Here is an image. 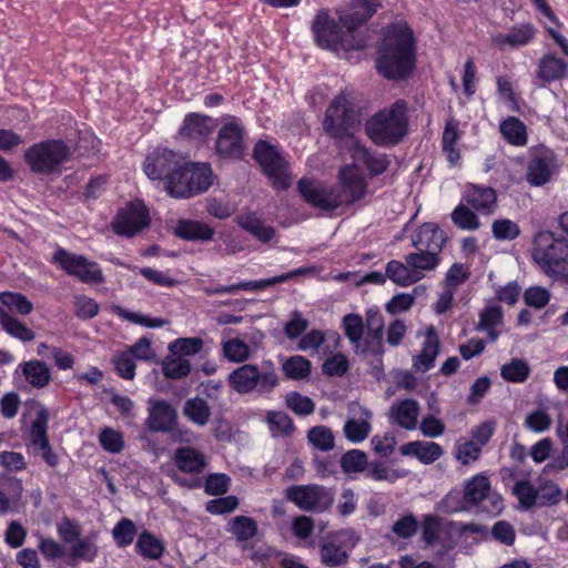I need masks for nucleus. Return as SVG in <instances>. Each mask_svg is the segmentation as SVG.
Segmentation results:
<instances>
[{
	"instance_id": "obj_61",
	"label": "nucleus",
	"mask_w": 568,
	"mask_h": 568,
	"mask_svg": "<svg viewBox=\"0 0 568 568\" xmlns=\"http://www.w3.org/2000/svg\"><path fill=\"white\" fill-rule=\"evenodd\" d=\"M116 313L121 318L145 327L159 328L168 324L166 320L159 317H149L143 314L135 313L125 308H119Z\"/></svg>"
},
{
	"instance_id": "obj_13",
	"label": "nucleus",
	"mask_w": 568,
	"mask_h": 568,
	"mask_svg": "<svg viewBox=\"0 0 568 568\" xmlns=\"http://www.w3.org/2000/svg\"><path fill=\"white\" fill-rule=\"evenodd\" d=\"M184 176L187 183L173 186L175 197L187 199L204 193L213 183V172L207 163H193L184 160Z\"/></svg>"
},
{
	"instance_id": "obj_57",
	"label": "nucleus",
	"mask_w": 568,
	"mask_h": 568,
	"mask_svg": "<svg viewBox=\"0 0 568 568\" xmlns=\"http://www.w3.org/2000/svg\"><path fill=\"white\" fill-rule=\"evenodd\" d=\"M341 467L346 474L361 473L367 467V456L362 450L352 449L342 456Z\"/></svg>"
},
{
	"instance_id": "obj_35",
	"label": "nucleus",
	"mask_w": 568,
	"mask_h": 568,
	"mask_svg": "<svg viewBox=\"0 0 568 568\" xmlns=\"http://www.w3.org/2000/svg\"><path fill=\"white\" fill-rule=\"evenodd\" d=\"M183 415L194 425L203 427L210 422L212 410L204 398L195 396L185 400Z\"/></svg>"
},
{
	"instance_id": "obj_18",
	"label": "nucleus",
	"mask_w": 568,
	"mask_h": 568,
	"mask_svg": "<svg viewBox=\"0 0 568 568\" xmlns=\"http://www.w3.org/2000/svg\"><path fill=\"white\" fill-rule=\"evenodd\" d=\"M148 405L146 427L151 432H172L178 424V413L172 404L163 399L150 398Z\"/></svg>"
},
{
	"instance_id": "obj_1",
	"label": "nucleus",
	"mask_w": 568,
	"mask_h": 568,
	"mask_svg": "<svg viewBox=\"0 0 568 568\" xmlns=\"http://www.w3.org/2000/svg\"><path fill=\"white\" fill-rule=\"evenodd\" d=\"M348 148L354 164L341 170V191L312 180H300L297 187L307 203L324 211H333L343 203L355 202L366 192V182L358 166L365 165L372 175L386 171L389 161L385 154L367 150L356 139H352Z\"/></svg>"
},
{
	"instance_id": "obj_46",
	"label": "nucleus",
	"mask_w": 568,
	"mask_h": 568,
	"mask_svg": "<svg viewBox=\"0 0 568 568\" xmlns=\"http://www.w3.org/2000/svg\"><path fill=\"white\" fill-rule=\"evenodd\" d=\"M452 221L454 224L465 231H476L480 226L478 216L468 205L459 204L452 212Z\"/></svg>"
},
{
	"instance_id": "obj_38",
	"label": "nucleus",
	"mask_w": 568,
	"mask_h": 568,
	"mask_svg": "<svg viewBox=\"0 0 568 568\" xmlns=\"http://www.w3.org/2000/svg\"><path fill=\"white\" fill-rule=\"evenodd\" d=\"M0 326L10 336L22 342H30L36 336L32 329L9 314L3 307H0Z\"/></svg>"
},
{
	"instance_id": "obj_17",
	"label": "nucleus",
	"mask_w": 568,
	"mask_h": 568,
	"mask_svg": "<svg viewBox=\"0 0 568 568\" xmlns=\"http://www.w3.org/2000/svg\"><path fill=\"white\" fill-rule=\"evenodd\" d=\"M557 169L555 153L549 149L540 148L532 153L527 164L526 181L531 186H542L550 182Z\"/></svg>"
},
{
	"instance_id": "obj_2",
	"label": "nucleus",
	"mask_w": 568,
	"mask_h": 568,
	"mask_svg": "<svg viewBox=\"0 0 568 568\" xmlns=\"http://www.w3.org/2000/svg\"><path fill=\"white\" fill-rule=\"evenodd\" d=\"M415 45L412 30L403 23L386 29L378 49L376 68L388 80H405L415 69Z\"/></svg>"
},
{
	"instance_id": "obj_52",
	"label": "nucleus",
	"mask_w": 568,
	"mask_h": 568,
	"mask_svg": "<svg viewBox=\"0 0 568 568\" xmlns=\"http://www.w3.org/2000/svg\"><path fill=\"white\" fill-rule=\"evenodd\" d=\"M366 323L364 324L363 318L358 314L352 313L343 317L344 333L353 347L361 343Z\"/></svg>"
},
{
	"instance_id": "obj_10",
	"label": "nucleus",
	"mask_w": 568,
	"mask_h": 568,
	"mask_svg": "<svg viewBox=\"0 0 568 568\" xmlns=\"http://www.w3.org/2000/svg\"><path fill=\"white\" fill-rule=\"evenodd\" d=\"M245 130L242 121L235 116L226 118L215 140V152L221 159L239 160L245 150Z\"/></svg>"
},
{
	"instance_id": "obj_14",
	"label": "nucleus",
	"mask_w": 568,
	"mask_h": 568,
	"mask_svg": "<svg viewBox=\"0 0 568 568\" xmlns=\"http://www.w3.org/2000/svg\"><path fill=\"white\" fill-rule=\"evenodd\" d=\"M315 40L321 48L337 50L339 47L347 49H363L362 40L346 43L341 28L329 18L327 12H320L313 22Z\"/></svg>"
},
{
	"instance_id": "obj_41",
	"label": "nucleus",
	"mask_w": 568,
	"mask_h": 568,
	"mask_svg": "<svg viewBox=\"0 0 568 568\" xmlns=\"http://www.w3.org/2000/svg\"><path fill=\"white\" fill-rule=\"evenodd\" d=\"M386 276L398 286H410L415 283L416 276L413 274L410 266L406 262L392 260L386 264Z\"/></svg>"
},
{
	"instance_id": "obj_45",
	"label": "nucleus",
	"mask_w": 568,
	"mask_h": 568,
	"mask_svg": "<svg viewBox=\"0 0 568 568\" xmlns=\"http://www.w3.org/2000/svg\"><path fill=\"white\" fill-rule=\"evenodd\" d=\"M1 306L8 313H18L20 315H28L32 312V303L22 294L13 292H3L0 294Z\"/></svg>"
},
{
	"instance_id": "obj_56",
	"label": "nucleus",
	"mask_w": 568,
	"mask_h": 568,
	"mask_svg": "<svg viewBox=\"0 0 568 568\" xmlns=\"http://www.w3.org/2000/svg\"><path fill=\"white\" fill-rule=\"evenodd\" d=\"M534 37V30L530 26H521L513 29L505 36H498L496 42L499 45L508 44L510 47H519L527 44Z\"/></svg>"
},
{
	"instance_id": "obj_21",
	"label": "nucleus",
	"mask_w": 568,
	"mask_h": 568,
	"mask_svg": "<svg viewBox=\"0 0 568 568\" xmlns=\"http://www.w3.org/2000/svg\"><path fill=\"white\" fill-rule=\"evenodd\" d=\"M351 410L353 416L345 422L343 427L345 437L354 444L362 443L372 430V413L359 405L352 407Z\"/></svg>"
},
{
	"instance_id": "obj_16",
	"label": "nucleus",
	"mask_w": 568,
	"mask_h": 568,
	"mask_svg": "<svg viewBox=\"0 0 568 568\" xmlns=\"http://www.w3.org/2000/svg\"><path fill=\"white\" fill-rule=\"evenodd\" d=\"M184 158L168 149H158L149 154L143 164V171L151 180L164 181L181 168Z\"/></svg>"
},
{
	"instance_id": "obj_6",
	"label": "nucleus",
	"mask_w": 568,
	"mask_h": 568,
	"mask_svg": "<svg viewBox=\"0 0 568 568\" xmlns=\"http://www.w3.org/2000/svg\"><path fill=\"white\" fill-rule=\"evenodd\" d=\"M71 156V149L61 140H47L30 146L24 153V160L31 171L37 174H50L59 171L60 166Z\"/></svg>"
},
{
	"instance_id": "obj_8",
	"label": "nucleus",
	"mask_w": 568,
	"mask_h": 568,
	"mask_svg": "<svg viewBox=\"0 0 568 568\" xmlns=\"http://www.w3.org/2000/svg\"><path fill=\"white\" fill-rule=\"evenodd\" d=\"M254 158L275 189L283 190L291 185L288 164L275 145L258 141L254 146Z\"/></svg>"
},
{
	"instance_id": "obj_49",
	"label": "nucleus",
	"mask_w": 568,
	"mask_h": 568,
	"mask_svg": "<svg viewBox=\"0 0 568 568\" xmlns=\"http://www.w3.org/2000/svg\"><path fill=\"white\" fill-rule=\"evenodd\" d=\"M311 362L301 355L291 356L282 366L285 376L291 379L306 378L311 373Z\"/></svg>"
},
{
	"instance_id": "obj_62",
	"label": "nucleus",
	"mask_w": 568,
	"mask_h": 568,
	"mask_svg": "<svg viewBox=\"0 0 568 568\" xmlns=\"http://www.w3.org/2000/svg\"><path fill=\"white\" fill-rule=\"evenodd\" d=\"M539 504L541 506H551L558 504L562 498L560 487L554 481H546L537 488Z\"/></svg>"
},
{
	"instance_id": "obj_50",
	"label": "nucleus",
	"mask_w": 568,
	"mask_h": 568,
	"mask_svg": "<svg viewBox=\"0 0 568 568\" xmlns=\"http://www.w3.org/2000/svg\"><path fill=\"white\" fill-rule=\"evenodd\" d=\"M266 422L273 435L288 436L295 429L292 418L284 412H267Z\"/></svg>"
},
{
	"instance_id": "obj_42",
	"label": "nucleus",
	"mask_w": 568,
	"mask_h": 568,
	"mask_svg": "<svg viewBox=\"0 0 568 568\" xmlns=\"http://www.w3.org/2000/svg\"><path fill=\"white\" fill-rule=\"evenodd\" d=\"M227 531L235 536L237 542H245L257 534V523L246 516H236L227 525Z\"/></svg>"
},
{
	"instance_id": "obj_54",
	"label": "nucleus",
	"mask_w": 568,
	"mask_h": 568,
	"mask_svg": "<svg viewBox=\"0 0 568 568\" xmlns=\"http://www.w3.org/2000/svg\"><path fill=\"white\" fill-rule=\"evenodd\" d=\"M513 494L517 497L524 509L532 508L538 499L537 488L528 480H518L513 487Z\"/></svg>"
},
{
	"instance_id": "obj_24",
	"label": "nucleus",
	"mask_w": 568,
	"mask_h": 568,
	"mask_svg": "<svg viewBox=\"0 0 568 568\" xmlns=\"http://www.w3.org/2000/svg\"><path fill=\"white\" fill-rule=\"evenodd\" d=\"M504 326L503 310L498 305H488L479 313V322L476 326L477 331L486 332L488 341L494 343L497 341Z\"/></svg>"
},
{
	"instance_id": "obj_22",
	"label": "nucleus",
	"mask_w": 568,
	"mask_h": 568,
	"mask_svg": "<svg viewBox=\"0 0 568 568\" xmlns=\"http://www.w3.org/2000/svg\"><path fill=\"white\" fill-rule=\"evenodd\" d=\"M466 203L480 214H493L497 207V194L490 186L470 185L464 194Z\"/></svg>"
},
{
	"instance_id": "obj_29",
	"label": "nucleus",
	"mask_w": 568,
	"mask_h": 568,
	"mask_svg": "<svg viewBox=\"0 0 568 568\" xmlns=\"http://www.w3.org/2000/svg\"><path fill=\"white\" fill-rule=\"evenodd\" d=\"M339 532L327 536L320 546L322 562L328 567H338L347 562V551L337 544Z\"/></svg>"
},
{
	"instance_id": "obj_58",
	"label": "nucleus",
	"mask_w": 568,
	"mask_h": 568,
	"mask_svg": "<svg viewBox=\"0 0 568 568\" xmlns=\"http://www.w3.org/2000/svg\"><path fill=\"white\" fill-rule=\"evenodd\" d=\"M112 535L119 547H126L132 544L136 527L131 519L123 518L115 525Z\"/></svg>"
},
{
	"instance_id": "obj_19",
	"label": "nucleus",
	"mask_w": 568,
	"mask_h": 568,
	"mask_svg": "<svg viewBox=\"0 0 568 568\" xmlns=\"http://www.w3.org/2000/svg\"><path fill=\"white\" fill-rule=\"evenodd\" d=\"M378 6L376 0H348L346 9L339 14V21L352 33L375 13Z\"/></svg>"
},
{
	"instance_id": "obj_55",
	"label": "nucleus",
	"mask_w": 568,
	"mask_h": 568,
	"mask_svg": "<svg viewBox=\"0 0 568 568\" xmlns=\"http://www.w3.org/2000/svg\"><path fill=\"white\" fill-rule=\"evenodd\" d=\"M203 341L200 337L178 338L169 345V349L173 355L186 356L195 355L201 352Z\"/></svg>"
},
{
	"instance_id": "obj_20",
	"label": "nucleus",
	"mask_w": 568,
	"mask_h": 568,
	"mask_svg": "<svg viewBox=\"0 0 568 568\" xmlns=\"http://www.w3.org/2000/svg\"><path fill=\"white\" fill-rule=\"evenodd\" d=\"M412 245L422 252H435L440 255L446 243L445 233L434 223H424L412 234Z\"/></svg>"
},
{
	"instance_id": "obj_26",
	"label": "nucleus",
	"mask_w": 568,
	"mask_h": 568,
	"mask_svg": "<svg viewBox=\"0 0 568 568\" xmlns=\"http://www.w3.org/2000/svg\"><path fill=\"white\" fill-rule=\"evenodd\" d=\"M400 454L404 456H415L423 464H432L439 459L444 450L435 442H409L400 446Z\"/></svg>"
},
{
	"instance_id": "obj_5",
	"label": "nucleus",
	"mask_w": 568,
	"mask_h": 568,
	"mask_svg": "<svg viewBox=\"0 0 568 568\" xmlns=\"http://www.w3.org/2000/svg\"><path fill=\"white\" fill-rule=\"evenodd\" d=\"M531 256L548 275L568 260V239L551 231H540L534 236Z\"/></svg>"
},
{
	"instance_id": "obj_23",
	"label": "nucleus",
	"mask_w": 568,
	"mask_h": 568,
	"mask_svg": "<svg viewBox=\"0 0 568 568\" xmlns=\"http://www.w3.org/2000/svg\"><path fill=\"white\" fill-rule=\"evenodd\" d=\"M216 126L215 120L209 115L190 113L184 118L180 134L193 141H204Z\"/></svg>"
},
{
	"instance_id": "obj_27",
	"label": "nucleus",
	"mask_w": 568,
	"mask_h": 568,
	"mask_svg": "<svg viewBox=\"0 0 568 568\" xmlns=\"http://www.w3.org/2000/svg\"><path fill=\"white\" fill-rule=\"evenodd\" d=\"M419 410L418 402L408 398L393 404L390 407V416L398 426L412 430L417 427Z\"/></svg>"
},
{
	"instance_id": "obj_39",
	"label": "nucleus",
	"mask_w": 568,
	"mask_h": 568,
	"mask_svg": "<svg viewBox=\"0 0 568 568\" xmlns=\"http://www.w3.org/2000/svg\"><path fill=\"white\" fill-rule=\"evenodd\" d=\"M304 273H305L304 268H296V270H293L287 273H284V274H281V275H277L274 277H270V278H264V280H260V281L240 282L237 284H232V287H234V293H237L239 291H260V290H264V288L275 285V284L284 283V282L292 280L296 276H300Z\"/></svg>"
},
{
	"instance_id": "obj_12",
	"label": "nucleus",
	"mask_w": 568,
	"mask_h": 568,
	"mask_svg": "<svg viewBox=\"0 0 568 568\" xmlns=\"http://www.w3.org/2000/svg\"><path fill=\"white\" fill-rule=\"evenodd\" d=\"M150 223L149 212L141 201H135L120 209L111 225L118 235L132 237Z\"/></svg>"
},
{
	"instance_id": "obj_37",
	"label": "nucleus",
	"mask_w": 568,
	"mask_h": 568,
	"mask_svg": "<svg viewBox=\"0 0 568 568\" xmlns=\"http://www.w3.org/2000/svg\"><path fill=\"white\" fill-rule=\"evenodd\" d=\"M27 382L36 388L45 387L51 381V373L47 364L41 361H29L20 365Z\"/></svg>"
},
{
	"instance_id": "obj_60",
	"label": "nucleus",
	"mask_w": 568,
	"mask_h": 568,
	"mask_svg": "<svg viewBox=\"0 0 568 568\" xmlns=\"http://www.w3.org/2000/svg\"><path fill=\"white\" fill-rule=\"evenodd\" d=\"M285 403L291 410L301 416L312 414L315 408V405L310 397L303 396L297 392L288 393L285 397Z\"/></svg>"
},
{
	"instance_id": "obj_4",
	"label": "nucleus",
	"mask_w": 568,
	"mask_h": 568,
	"mask_svg": "<svg viewBox=\"0 0 568 568\" xmlns=\"http://www.w3.org/2000/svg\"><path fill=\"white\" fill-rule=\"evenodd\" d=\"M458 495V491H452L445 498V506L448 511L470 510L476 507L483 513L496 516L504 508L501 496L491 490L488 477L481 474L471 477L465 483L463 500L453 504Z\"/></svg>"
},
{
	"instance_id": "obj_15",
	"label": "nucleus",
	"mask_w": 568,
	"mask_h": 568,
	"mask_svg": "<svg viewBox=\"0 0 568 568\" xmlns=\"http://www.w3.org/2000/svg\"><path fill=\"white\" fill-rule=\"evenodd\" d=\"M384 320L377 310L366 312V332L361 338V343L354 346V351L359 355H373L381 357L384 354Z\"/></svg>"
},
{
	"instance_id": "obj_30",
	"label": "nucleus",
	"mask_w": 568,
	"mask_h": 568,
	"mask_svg": "<svg viewBox=\"0 0 568 568\" xmlns=\"http://www.w3.org/2000/svg\"><path fill=\"white\" fill-rule=\"evenodd\" d=\"M278 382L280 378L272 362H263L261 366L254 364L253 392L268 394L277 387Z\"/></svg>"
},
{
	"instance_id": "obj_25",
	"label": "nucleus",
	"mask_w": 568,
	"mask_h": 568,
	"mask_svg": "<svg viewBox=\"0 0 568 568\" xmlns=\"http://www.w3.org/2000/svg\"><path fill=\"white\" fill-rule=\"evenodd\" d=\"M237 224L261 243H271L276 231L272 225L265 224L255 213H244L236 217Z\"/></svg>"
},
{
	"instance_id": "obj_31",
	"label": "nucleus",
	"mask_w": 568,
	"mask_h": 568,
	"mask_svg": "<svg viewBox=\"0 0 568 568\" xmlns=\"http://www.w3.org/2000/svg\"><path fill=\"white\" fill-rule=\"evenodd\" d=\"M174 233L186 241H209L212 239L214 230L200 221L180 220L174 227Z\"/></svg>"
},
{
	"instance_id": "obj_53",
	"label": "nucleus",
	"mask_w": 568,
	"mask_h": 568,
	"mask_svg": "<svg viewBox=\"0 0 568 568\" xmlns=\"http://www.w3.org/2000/svg\"><path fill=\"white\" fill-rule=\"evenodd\" d=\"M308 442L322 452H328L334 448V435L326 426H314L308 430Z\"/></svg>"
},
{
	"instance_id": "obj_44",
	"label": "nucleus",
	"mask_w": 568,
	"mask_h": 568,
	"mask_svg": "<svg viewBox=\"0 0 568 568\" xmlns=\"http://www.w3.org/2000/svg\"><path fill=\"white\" fill-rule=\"evenodd\" d=\"M530 371L525 359L513 358L500 367V376L510 383H524L529 377Z\"/></svg>"
},
{
	"instance_id": "obj_48",
	"label": "nucleus",
	"mask_w": 568,
	"mask_h": 568,
	"mask_svg": "<svg viewBox=\"0 0 568 568\" xmlns=\"http://www.w3.org/2000/svg\"><path fill=\"white\" fill-rule=\"evenodd\" d=\"M162 371L165 377L179 379L185 377L191 372V363L182 356H168L162 364Z\"/></svg>"
},
{
	"instance_id": "obj_9",
	"label": "nucleus",
	"mask_w": 568,
	"mask_h": 568,
	"mask_svg": "<svg viewBox=\"0 0 568 568\" xmlns=\"http://www.w3.org/2000/svg\"><path fill=\"white\" fill-rule=\"evenodd\" d=\"M51 262L82 283L100 284L104 281L102 271L95 262L65 248L59 247L54 252Z\"/></svg>"
},
{
	"instance_id": "obj_64",
	"label": "nucleus",
	"mask_w": 568,
	"mask_h": 568,
	"mask_svg": "<svg viewBox=\"0 0 568 568\" xmlns=\"http://www.w3.org/2000/svg\"><path fill=\"white\" fill-rule=\"evenodd\" d=\"M101 446L110 453H120L123 449L124 442L120 432L113 428H104L99 436Z\"/></svg>"
},
{
	"instance_id": "obj_7",
	"label": "nucleus",
	"mask_w": 568,
	"mask_h": 568,
	"mask_svg": "<svg viewBox=\"0 0 568 568\" xmlns=\"http://www.w3.org/2000/svg\"><path fill=\"white\" fill-rule=\"evenodd\" d=\"M356 124V114L351 102L344 93L338 94L328 105L325 119L324 130L332 138L345 141L349 146L352 139H355L352 130Z\"/></svg>"
},
{
	"instance_id": "obj_32",
	"label": "nucleus",
	"mask_w": 568,
	"mask_h": 568,
	"mask_svg": "<svg viewBox=\"0 0 568 568\" xmlns=\"http://www.w3.org/2000/svg\"><path fill=\"white\" fill-rule=\"evenodd\" d=\"M438 351H439V341L435 333V329L433 327H430L427 332V335L424 341L423 348H422L419 355H417L414 358V364H413L414 368L416 371H419L423 373L429 371L434 365V362L438 355Z\"/></svg>"
},
{
	"instance_id": "obj_47",
	"label": "nucleus",
	"mask_w": 568,
	"mask_h": 568,
	"mask_svg": "<svg viewBox=\"0 0 568 568\" xmlns=\"http://www.w3.org/2000/svg\"><path fill=\"white\" fill-rule=\"evenodd\" d=\"M222 352L225 358L233 363H243L251 356L248 345L236 337L223 341Z\"/></svg>"
},
{
	"instance_id": "obj_40",
	"label": "nucleus",
	"mask_w": 568,
	"mask_h": 568,
	"mask_svg": "<svg viewBox=\"0 0 568 568\" xmlns=\"http://www.w3.org/2000/svg\"><path fill=\"white\" fill-rule=\"evenodd\" d=\"M253 371L254 364H243L229 375L230 386L239 394H248L253 392Z\"/></svg>"
},
{
	"instance_id": "obj_33",
	"label": "nucleus",
	"mask_w": 568,
	"mask_h": 568,
	"mask_svg": "<svg viewBox=\"0 0 568 568\" xmlns=\"http://www.w3.org/2000/svg\"><path fill=\"white\" fill-rule=\"evenodd\" d=\"M568 64L565 60L546 54L538 63L537 77L542 82H552L564 78L567 74Z\"/></svg>"
},
{
	"instance_id": "obj_43",
	"label": "nucleus",
	"mask_w": 568,
	"mask_h": 568,
	"mask_svg": "<svg viewBox=\"0 0 568 568\" xmlns=\"http://www.w3.org/2000/svg\"><path fill=\"white\" fill-rule=\"evenodd\" d=\"M136 551L144 558L156 560L164 551V546L160 539L149 531H143L135 544Z\"/></svg>"
},
{
	"instance_id": "obj_59",
	"label": "nucleus",
	"mask_w": 568,
	"mask_h": 568,
	"mask_svg": "<svg viewBox=\"0 0 568 568\" xmlns=\"http://www.w3.org/2000/svg\"><path fill=\"white\" fill-rule=\"evenodd\" d=\"M493 236L498 241L515 240L520 234L517 223L508 219H499L493 222Z\"/></svg>"
},
{
	"instance_id": "obj_11",
	"label": "nucleus",
	"mask_w": 568,
	"mask_h": 568,
	"mask_svg": "<svg viewBox=\"0 0 568 568\" xmlns=\"http://www.w3.org/2000/svg\"><path fill=\"white\" fill-rule=\"evenodd\" d=\"M287 500L295 504L301 510L323 513L327 510L334 500V496L321 485H295L286 489Z\"/></svg>"
},
{
	"instance_id": "obj_51",
	"label": "nucleus",
	"mask_w": 568,
	"mask_h": 568,
	"mask_svg": "<svg viewBox=\"0 0 568 568\" xmlns=\"http://www.w3.org/2000/svg\"><path fill=\"white\" fill-rule=\"evenodd\" d=\"M48 429V414L45 410H40L32 422L30 429V437L32 445L36 448H47L49 443L47 436Z\"/></svg>"
},
{
	"instance_id": "obj_28",
	"label": "nucleus",
	"mask_w": 568,
	"mask_h": 568,
	"mask_svg": "<svg viewBox=\"0 0 568 568\" xmlns=\"http://www.w3.org/2000/svg\"><path fill=\"white\" fill-rule=\"evenodd\" d=\"M405 262L410 266L416 281L419 282L425 277L427 272L435 271L440 263V255L435 252L417 251L405 256Z\"/></svg>"
},
{
	"instance_id": "obj_3",
	"label": "nucleus",
	"mask_w": 568,
	"mask_h": 568,
	"mask_svg": "<svg viewBox=\"0 0 568 568\" xmlns=\"http://www.w3.org/2000/svg\"><path fill=\"white\" fill-rule=\"evenodd\" d=\"M407 111V102L403 99L379 110L365 124L368 138L382 146L399 143L408 132Z\"/></svg>"
},
{
	"instance_id": "obj_34",
	"label": "nucleus",
	"mask_w": 568,
	"mask_h": 568,
	"mask_svg": "<svg viewBox=\"0 0 568 568\" xmlns=\"http://www.w3.org/2000/svg\"><path fill=\"white\" fill-rule=\"evenodd\" d=\"M174 462L184 473H200L205 466L204 455L192 447H181L175 450Z\"/></svg>"
},
{
	"instance_id": "obj_36",
	"label": "nucleus",
	"mask_w": 568,
	"mask_h": 568,
	"mask_svg": "<svg viewBox=\"0 0 568 568\" xmlns=\"http://www.w3.org/2000/svg\"><path fill=\"white\" fill-rule=\"evenodd\" d=\"M503 138L511 145L525 146L527 144V129L523 121L516 116H508L499 125Z\"/></svg>"
},
{
	"instance_id": "obj_63",
	"label": "nucleus",
	"mask_w": 568,
	"mask_h": 568,
	"mask_svg": "<svg viewBox=\"0 0 568 568\" xmlns=\"http://www.w3.org/2000/svg\"><path fill=\"white\" fill-rule=\"evenodd\" d=\"M481 447L474 440H458L456 445V458L464 465L479 458Z\"/></svg>"
}]
</instances>
